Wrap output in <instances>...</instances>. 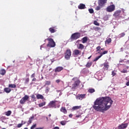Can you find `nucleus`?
Here are the masks:
<instances>
[{"instance_id": "b1692460", "label": "nucleus", "mask_w": 129, "mask_h": 129, "mask_svg": "<svg viewBox=\"0 0 129 129\" xmlns=\"http://www.w3.org/2000/svg\"><path fill=\"white\" fill-rule=\"evenodd\" d=\"M33 119H34V116H32L29 118L28 124H30L32 123V121H33Z\"/></svg>"}, {"instance_id": "ea45409f", "label": "nucleus", "mask_w": 129, "mask_h": 129, "mask_svg": "<svg viewBox=\"0 0 129 129\" xmlns=\"http://www.w3.org/2000/svg\"><path fill=\"white\" fill-rule=\"evenodd\" d=\"M94 24L95 25V26H99V23L97 21H94Z\"/></svg>"}, {"instance_id": "cd10ccee", "label": "nucleus", "mask_w": 129, "mask_h": 129, "mask_svg": "<svg viewBox=\"0 0 129 129\" xmlns=\"http://www.w3.org/2000/svg\"><path fill=\"white\" fill-rule=\"evenodd\" d=\"M5 114H6V115H7V116H10V115H11V114H12V111L9 110L8 111L6 112Z\"/></svg>"}, {"instance_id": "4be33fe9", "label": "nucleus", "mask_w": 129, "mask_h": 129, "mask_svg": "<svg viewBox=\"0 0 129 129\" xmlns=\"http://www.w3.org/2000/svg\"><path fill=\"white\" fill-rule=\"evenodd\" d=\"M36 97L37 99H44V96L40 94H37Z\"/></svg>"}, {"instance_id": "338daca9", "label": "nucleus", "mask_w": 129, "mask_h": 129, "mask_svg": "<svg viewBox=\"0 0 129 129\" xmlns=\"http://www.w3.org/2000/svg\"><path fill=\"white\" fill-rule=\"evenodd\" d=\"M2 129H6V128H3Z\"/></svg>"}, {"instance_id": "f8f14e48", "label": "nucleus", "mask_w": 129, "mask_h": 129, "mask_svg": "<svg viewBox=\"0 0 129 129\" xmlns=\"http://www.w3.org/2000/svg\"><path fill=\"white\" fill-rule=\"evenodd\" d=\"M120 14H121V11L117 10L114 12L113 14V17H115V18H118V17H119V16H120Z\"/></svg>"}, {"instance_id": "aec40b11", "label": "nucleus", "mask_w": 129, "mask_h": 129, "mask_svg": "<svg viewBox=\"0 0 129 129\" xmlns=\"http://www.w3.org/2000/svg\"><path fill=\"white\" fill-rule=\"evenodd\" d=\"M78 49L79 50H83V49H84V45L82 44H79V46H78Z\"/></svg>"}, {"instance_id": "1a4fd4ad", "label": "nucleus", "mask_w": 129, "mask_h": 129, "mask_svg": "<svg viewBox=\"0 0 129 129\" xmlns=\"http://www.w3.org/2000/svg\"><path fill=\"white\" fill-rule=\"evenodd\" d=\"M56 102H57V101H51L49 102L48 104V106L50 108H56Z\"/></svg>"}, {"instance_id": "393cba45", "label": "nucleus", "mask_w": 129, "mask_h": 129, "mask_svg": "<svg viewBox=\"0 0 129 129\" xmlns=\"http://www.w3.org/2000/svg\"><path fill=\"white\" fill-rule=\"evenodd\" d=\"M23 124H26V122H24V123H23V121H22L21 123H19L17 125V127H18V128L20 127H22V126H23Z\"/></svg>"}, {"instance_id": "e2e57ef3", "label": "nucleus", "mask_w": 129, "mask_h": 129, "mask_svg": "<svg viewBox=\"0 0 129 129\" xmlns=\"http://www.w3.org/2000/svg\"><path fill=\"white\" fill-rule=\"evenodd\" d=\"M90 58H91V56H90V57H89L88 58V59H90Z\"/></svg>"}, {"instance_id": "dca6fc26", "label": "nucleus", "mask_w": 129, "mask_h": 129, "mask_svg": "<svg viewBox=\"0 0 129 129\" xmlns=\"http://www.w3.org/2000/svg\"><path fill=\"white\" fill-rule=\"evenodd\" d=\"M55 27H53L49 28V31L51 34H53L55 32H56V30L55 29Z\"/></svg>"}, {"instance_id": "f3484780", "label": "nucleus", "mask_w": 129, "mask_h": 129, "mask_svg": "<svg viewBox=\"0 0 129 129\" xmlns=\"http://www.w3.org/2000/svg\"><path fill=\"white\" fill-rule=\"evenodd\" d=\"M78 9H79V10H84V9H85V5L80 4L79 6H78Z\"/></svg>"}, {"instance_id": "bf43d9fd", "label": "nucleus", "mask_w": 129, "mask_h": 129, "mask_svg": "<svg viewBox=\"0 0 129 129\" xmlns=\"http://www.w3.org/2000/svg\"><path fill=\"white\" fill-rule=\"evenodd\" d=\"M72 116H73V115H72V114H70L69 115V117H72Z\"/></svg>"}, {"instance_id": "680f3d73", "label": "nucleus", "mask_w": 129, "mask_h": 129, "mask_svg": "<svg viewBox=\"0 0 129 129\" xmlns=\"http://www.w3.org/2000/svg\"><path fill=\"white\" fill-rule=\"evenodd\" d=\"M101 51L104 50V48H101Z\"/></svg>"}, {"instance_id": "6e6552de", "label": "nucleus", "mask_w": 129, "mask_h": 129, "mask_svg": "<svg viewBox=\"0 0 129 129\" xmlns=\"http://www.w3.org/2000/svg\"><path fill=\"white\" fill-rule=\"evenodd\" d=\"M108 51L107 50L104 51L102 53H100V55L97 57H96L94 59V61L96 62V61H97L99 58H101L102 57V55H105V54H107Z\"/></svg>"}, {"instance_id": "72a5a7b5", "label": "nucleus", "mask_w": 129, "mask_h": 129, "mask_svg": "<svg viewBox=\"0 0 129 129\" xmlns=\"http://www.w3.org/2000/svg\"><path fill=\"white\" fill-rule=\"evenodd\" d=\"M30 81V79L29 78L25 80V84H28Z\"/></svg>"}, {"instance_id": "7ed1b4c3", "label": "nucleus", "mask_w": 129, "mask_h": 129, "mask_svg": "<svg viewBox=\"0 0 129 129\" xmlns=\"http://www.w3.org/2000/svg\"><path fill=\"white\" fill-rule=\"evenodd\" d=\"M47 41H48V43L47 44V47H50V48H54L56 46V43L52 38H47Z\"/></svg>"}, {"instance_id": "4d7b16f0", "label": "nucleus", "mask_w": 129, "mask_h": 129, "mask_svg": "<svg viewBox=\"0 0 129 129\" xmlns=\"http://www.w3.org/2000/svg\"><path fill=\"white\" fill-rule=\"evenodd\" d=\"M1 119H5V118H6V117H5V116H2V117H1Z\"/></svg>"}, {"instance_id": "4c0bfd02", "label": "nucleus", "mask_w": 129, "mask_h": 129, "mask_svg": "<svg viewBox=\"0 0 129 129\" xmlns=\"http://www.w3.org/2000/svg\"><path fill=\"white\" fill-rule=\"evenodd\" d=\"M51 84V81H47L45 82V85H50Z\"/></svg>"}, {"instance_id": "13d9d810", "label": "nucleus", "mask_w": 129, "mask_h": 129, "mask_svg": "<svg viewBox=\"0 0 129 129\" xmlns=\"http://www.w3.org/2000/svg\"><path fill=\"white\" fill-rule=\"evenodd\" d=\"M36 80H37V79H36V78H34L32 79V81H36Z\"/></svg>"}, {"instance_id": "f03ea898", "label": "nucleus", "mask_w": 129, "mask_h": 129, "mask_svg": "<svg viewBox=\"0 0 129 129\" xmlns=\"http://www.w3.org/2000/svg\"><path fill=\"white\" fill-rule=\"evenodd\" d=\"M72 80L75 81V82L72 85V89L73 91H75L76 89H77V87H78L80 84V81L78 80L77 78H74Z\"/></svg>"}, {"instance_id": "8fccbe9b", "label": "nucleus", "mask_w": 129, "mask_h": 129, "mask_svg": "<svg viewBox=\"0 0 129 129\" xmlns=\"http://www.w3.org/2000/svg\"><path fill=\"white\" fill-rule=\"evenodd\" d=\"M35 73L33 74L31 76V78H34V77H35Z\"/></svg>"}, {"instance_id": "603ef678", "label": "nucleus", "mask_w": 129, "mask_h": 129, "mask_svg": "<svg viewBox=\"0 0 129 129\" xmlns=\"http://www.w3.org/2000/svg\"><path fill=\"white\" fill-rule=\"evenodd\" d=\"M50 90V88H47L46 90V92H49V91Z\"/></svg>"}, {"instance_id": "864d4df0", "label": "nucleus", "mask_w": 129, "mask_h": 129, "mask_svg": "<svg viewBox=\"0 0 129 129\" xmlns=\"http://www.w3.org/2000/svg\"><path fill=\"white\" fill-rule=\"evenodd\" d=\"M53 129H60V127H59L58 126H55L54 127Z\"/></svg>"}, {"instance_id": "6ab92c4d", "label": "nucleus", "mask_w": 129, "mask_h": 129, "mask_svg": "<svg viewBox=\"0 0 129 129\" xmlns=\"http://www.w3.org/2000/svg\"><path fill=\"white\" fill-rule=\"evenodd\" d=\"M103 66L104 68L106 69V70H108V68H109V65L108 64V62H105L103 63Z\"/></svg>"}, {"instance_id": "7c9ffc66", "label": "nucleus", "mask_w": 129, "mask_h": 129, "mask_svg": "<svg viewBox=\"0 0 129 129\" xmlns=\"http://www.w3.org/2000/svg\"><path fill=\"white\" fill-rule=\"evenodd\" d=\"M88 92L89 93H93V92H95V90L94 89H89Z\"/></svg>"}, {"instance_id": "e433bc0d", "label": "nucleus", "mask_w": 129, "mask_h": 129, "mask_svg": "<svg viewBox=\"0 0 129 129\" xmlns=\"http://www.w3.org/2000/svg\"><path fill=\"white\" fill-rule=\"evenodd\" d=\"M121 63H125V61H124V59L121 60L119 61L120 65H123V64H122Z\"/></svg>"}, {"instance_id": "ddd939ff", "label": "nucleus", "mask_w": 129, "mask_h": 129, "mask_svg": "<svg viewBox=\"0 0 129 129\" xmlns=\"http://www.w3.org/2000/svg\"><path fill=\"white\" fill-rule=\"evenodd\" d=\"M73 55H74V56H78V55H81V51L78 49H75L73 51Z\"/></svg>"}, {"instance_id": "473e14b6", "label": "nucleus", "mask_w": 129, "mask_h": 129, "mask_svg": "<svg viewBox=\"0 0 129 129\" xmlns=\"http://www.w3.org/2000/svg\"><path fill=\"white\" fill-rule=\"evenodd\" d=\"M39 107H42V106H44V105H46V102H42L38 104Z\"/></svg>"}, {"instance_id": "58836bf2", "label": "nucleus", "mask_w": 129, "mask_h": 129, "mask_svg": "<svg viewBox=\"0 0 129 129\" xmlns=\"http://www.w3.org/2000/svg\"><path fill=\"white\" fill-rule=\"evenodd\" d=\"M100 9H101V7L100 6H97V7L95 8L96 11H100Z\"/></svg>"}, {"instance_id": "412c9836", "label": "nucleus", "mask_w": 129, "mask_h": 129, "mask_svg": "<svg viewBox=\"0 0 129 129\" xmlns=\"http://www.w3.org/2000/svg\"><path fill=\"white\" fill-rule=\"evenodd\" d=\"M4 91L6 93H10V92H11V91H12V89H10L9 88H5L4 89Z\"/></svg>"}, {"instance_id": "a878e982", "label": "nucleus", "mask_w": 129, "mask_h": 129, "mask_svg": "<svg viewBox=\"0 0 129 129\" xmlns=\"http://www.w3.org/2000/svg\"><path fill=\"white\" fill-rule=\"evenodd\" d=\"M105 44H110L111 43V38H108L105 42Z\"/></svg>"}, {"instance_id": "5701e85b", "label": "nucleus", "mask_w": 129, "mask_h": 129, "mask_svg": "<svg viewBox=\"0 0 129 129\" xmlns=\"http://www.w3.org/2000/svg\"><path fill=\"white\" fill-rule=\"evenodd\" d=\"M87 41H88V38H87V37H85L82 38V43L83 44H85Z\"/></svg>"}, {"instance_id": "de8ad7c7", "label": "nucleus", "mask_w": 129, "mask_h": 129, "mask_svg": "<svg viewBox=\"0 0 129 129\" xmlns=\"http://www.w3.org/2000/svg\"><path fill=\"white\" fill-rule=\"evenodd\" d=\"M31 97L32 99H36V97H35V95H32L31 96Z\"/></svg>"}, {"instance_id": "c85d7f7f", "label": "nucleus", "mask_w": 129, "mask_h": 129, "mask_svg": "<svg viewBox=\"0 0 129 129\" xmlns=\"http://www.w3.org/2000/svg\"><path fill=\"white\" fill-rule=\"evenodd\" d=\"M6 70L2 69L0 71V74L1 75H5V74H6Z\"/></svg>"}, {"instance_id": "bb28decb", "label": "nucleus", "mask_w": 129, "mask_h": 129, "mask_svg": "<svg viewBox=\"0 0 129 129\" xmlns=\"http://www.w3.org/2000/svg\"><path fill=\"white\" fill-rule=\"evenodd\" d=\"M17 87V85L16 84H9V88H16Z\"/></svg>"}, {"instance_id": "9d476101", "label": "nucleus", "mask_w": 129, "mask_h": 129, "mask_svg": "<svg viewBox=\"0 0 129 129\" xmlns=\"http://www.w3.org/2000/svg\"><path fill=\"white\" fill-rule=\"evenodd\" d=\"M85 96H86V94H78L76 96V99L79 100H82V99H84L85 98Z\"/></svg>"}, {"instance_id": "c9c22d12", "label": "nucleus", "mask_w": 129, "mask_h": 129, "mask_svg": "<svg viewBox=\"0 0 129 129\" xmlns=\"http://www.w3.org/2000/svg\"><path fill=\"white\" fill-rule=\"evenodd\" d=\"M89 12L90 14H93L94 13V11L93 10V9H89Z\"/></svg>"}, {"instance_id": "a211bd4d", "label": "nucleus", "mask_w": 129, "mask_h": 129, "mask_svg": "<svg viewBox=\"0 0 129 129\" xmlns=\"http://www.w3.org/2000/svg\"><path fill=\"white\" fill-rule=\"evenodd\" d=\"M60 111L61 112H63V113H64V114H66V113H67V110H66V108H65V107H62L60 108Z\"/></svg>"}, {"instance_id": "79ce46f5", "label": "nucleus", "mask_w": 129, "mask_h": 129, "mask_svg": "<svg viewBox=\"0 0 129 129\" xmlns=\"http://www.w3.org/2000/svg\"><path fill=\"white\" fill-rule=\"evenodd\" d=\"M100 49H101V47L100 46H98L96 47V52H98V51H99V50H100Z\"/></svg>"}, {"instance_id": "a19ab883", "label": "nucleus", "mask_w": 129, "mask_h": 129, "mask_svg": "<svg viewBox=\"0 0 129 129\" xmlns=\"http://www.w3.org/2000/svg\"><path fill=\"white\" fill-rule=\"evenodd\" d=\"M112 75L113 77V76H115V75H116V73H115V72L114 71H113L112 72Z\"/></svg>"}, {"instance_id": "4468645a", "label": "nucleus", "mask_w": 129, "mask_h": 129, "mask_svg": "<svg viewBox=\"0 0 129 129\" xmlns=\"http://www.w3.org/2000/svg\"><path fill=\"white\" fill-rule=\"evenodd\" d=\"M106 2H107V0H99L98 3L99 6L103 7L105 4H106Z\"/></svg>"}, {"instance_id": "0e129e2a", "label": "nucleus", "mask_w": 129, "mask_h": 129, "mask_svg": "<svg viewBox=\"0 0 129 129\" xmlns=\"http://www.w3.org/2000/svg\"><path fill=\"white\" fill-rule=\"evenodd\" d=\"M51 114H49V115H48V116H51Z\"/></svg>"}, {"instance_id": "c03bdc74", "label": "nucleus", "mask_w": 129, "mask_h": 129, "mask_svg": "<svg viewBox=\"0 0 129 129\" xmlns=\"http://www.w3.org/2000/svg\"><path fill=\"white\" fill-rule=\"evenodd\" d=\"M101 30V28L98 27H97L95 28V30H96V31H100Z\"/></svg>"}, {"instance_id": "9b49d317", "label": "nucleus", "mask_w": 129, "mask_h": 129, "mask_svg": "<svg viewBox=\"0 0 129 129\" xmlns=\"http://www.w3.org/2000/svg\"><path fill=\"white\" fill-rule=\"evenodd\" d=\"M127 125H128V123H121L120 125L117 126L118 129H124L127 127Z\"/></svg>"}, {"instance_id": "052dcab7", "label": "nucleus", "mask_w": 129, "mask_h": 129, "mask_svg": "<svg viewBox=\"0 0 129 129\" xmlns=\"http://www.w3.org/2000/svg\"><path fill=\"white\" fill-rule=\"evenodd\" d=\"M128 68H129V67H128V66H126V70L128 69Z\"/></svg>"}, {"instance_id": "09e8293b", "label": "nucleus", "mask_w": 129, "mask_h": 129, "mask_svg": "<svg viewBox=\"0 0 129 129\" xmlns=\"http://www.w3.org/2000/svg\"><path fill=\"white\" fill-rule=\"evenodd\" d=\"M125 63L126 65H129V60H127L125 61Z\"/></svg>"}, {"instance_id": "37998d69", "label": "nucleus", "mask_w": 129, "mask_h": 129, "mask_svg": "<svg viewBox=\"0 0 129 129\" xmlns=\"http://www.w3.org/2000/svg\"><path fill=\"white\" fill-rule=\"evenodd\" d=\"M37 126V124H35L33 125H32L30 129H34L35 128V127H36Z\"/></svg>"}, {"instance_id": "0eeeda50", "label": "nucleus", "mask_w": 129, "mask_h": 129, "mask_svg": "<svg viewBox=\"0 0 129 129\" xmlns=\"http://www.w3.org/2000/svg\"><path fill=\"white\" fill-rule=\"evenodd\" d=\"M115 10V6L114 5H110L106 8V11L108 13H112Z\"/></svg>"}, {"instance_id": "39448f33", "label": "nucleus", "mask_w": 129, "mask_h": 129, "mask_svg": "<svg viewBox=\"0 0 129 129\" xmlns=\"http://www.w3.org/2000/svg\"><path fill=\"white\" fill-rule=\"evenodd\" d=\"M30 97L28 95H25L24 97H22V99L20 100V104H25L26 101L29 100Z\"/></svg>"}, {"instance_id": "5fc2aeb1", "label": "nucleus", "mask_w": 129, "mask_h": 129, "mask_svg": "<svg viewBox=\"0 0 129 129\" xmlns=\"http://www.w3.org/2000/svg\"><path fill=\"white\" fill-rule=\"evenodd\" d=\"M126 86H129V81L126 82Z\"/></svg>"}, {"instance_id": "69168bd1", "label": "nucleus", "mask_w": 129, "mask_h": 129, "mask_svg": "<svg viewBox=\"0 0 129 129\" xmlns=\"http://www.w3.org/2000/svg\"><path fill=\"white\" fill-rule=\"evenodd\" d=\"M46 120H48V117H46Z\"/></svg>"}, {"instance_id": "f704fd0d", "label": "nucleus", "mask_w": 129, "mask_h": 129, "mask_svg": "<svg viewBox=\"0 0 129 129\" xmlns=\"http://www.w3.org/2000/svg\"><path fill=\"white\" fill-rule=\"evenodd\" d=\"M67 123V121H61L60 122V124H61V125H65V124H66V123Z\"/></svg>"}, {"instance_id": "2f4dec72", "label": "nucleus", "mask_w": 129, "mask_h": 129, "mask_svg": "<svg viewBox=\"0 0 129 129\" xmlns=\"http://www.w3.org/2000/svg\"><path fill=\"white\" fill-rule=\"evenodd\" d=\"M91 65H92V62H87V63L86 65V67L87 68H90V67L91 66Z\"/></svg>"}, {"instance_id": "20e7f679", "label": "nucleus", "mask_w": 129, "mask_h": 129, "mask_svg": "<svg viewBox=\"0 0 129 129\" xmlns=\"http://www.w3.org/2000/svg\"><path fill=\"white\" fill-rule=\"evenodd\" d=\"M80 37H81V33L80 32H76L71 35L70 39L72 41H74V40L79 39Z\"/></svg>"}, {"instance_id": "3c124183", "label": "nucleus", "mask_w": 129, "mask_h": 129, "mask_svg": "<svg viewBox=\"0 0 129 129\" xmlns=\"http://www.w3.org/2000/svg\"><path fill=\"white\" fill-rule=\"evenodd\" d=\"M55 82H56V83H59V82H60V80H56L55 81Z\"/></svg>"}, {"instance_id": "c756f323", "label": "nucleus", "mask_w": 129, "mask_h": 129, "mask_svg": "<svg viewBox=\"0 0 129 129\" xmlns=\"http://www.w3.org/2000/svg\"><path fill=\"white\" fill-rule=\"evenodd\" d=\"M80 108H81V106H74L72 109L73 110H76V109H79Z\"/></svg>"}, {"instance_id": "423d86ee", "label": "nucleus", "mask_w": 129, "mask_h": 129, "mask_svg": "<svg viewBox=\"0 0 129 129\" xmlns=\"http://www.w3.org/2000/svg\"><path fill=\"white\" fill-rule=\"evenodd\" d=\"M72 53V52H71V50H70V49H68L65 53V59H66V60H69V59H70V57H71Z\"/></svg>"}, {"instance_id": "49530a36", "label": "nucleus", "mask_w": 129, "mask_h": 129, "mask_svg": "<svg viewBox=\"0 0 129 129\" xmlns=\"http://www.w3.org/2000/svg\"><path fill=\"white\" fill-rule=\"evenodd\" d=\"M125 35V33H121V34H120V37H124Z\"/></svg>"}, {"instance_id": "f257e3e1", "label": "nucleus", "mask_w": 129, "mask_h": 129, "mask_svg": "<svg viewBox=\"0 0 129 129\" xmlns=\"http://www.w3.org/2000/svg\"><path fill=\"white\" fill-rule=\"evenodd\" d=\"M113 101L109 97H102L96 99L94 102L93 108L96 111L103 112L108 110L112 105Z\"/></svg>"}, {"instance_id": "6e6d98bb", "label": "nucleus", "mask_w": 129, "mask_h": 129, "mask_svg": "<svg viewBox=\"0 0 129 129\" xmlns=\"http://www.w3.org/2000/svg\"><path fill=\"white\" fill-rule=\"evenodd\" d=\"M80 116H81V115H77L76 116V117L78 118V117H80Z\"/></svg>"}, {"instance_id": "a18cd8bd", "label": "nucleus", "mask_w": 129, "mask_h": 129, "mask_svg": "<svg viewBox=\"0 0 129 129\" xmlns=\"http://www.w3.org/2000/svg\"><path fill=\"white\" fill-rule=\"evenodd\" d=\"M127 72V71L125 70V69H123V70L121 71V73H126Z\"/></svg>"}, {"instance_id": "2eb2a0df", "label": "nucleus", "mask_w": 129, "mask_h": 129, "mask_svg": "<svg viewBox=\"0 0 129 129\" xmlns=\"http://www.w3.org/2000/svg\"><path fill=\"white\" fill-rule=\"evenodd\" d=\"M63 69H64V68L62 67H57L55 69L54 72H61V71H62V70H63Z\"/></svg>"}]
</instances>
